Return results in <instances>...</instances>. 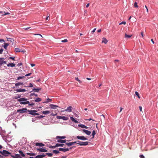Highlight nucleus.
<instances>
[{
  "label": "nucleus",
  "mask_w": 158,
  "mask_h": 158,
  "mask_svg": "<svg viewBox=\"0 0 158 158\" xmlns=\"http://www.w3.org/2000/svg\"><path fill=\"white\" fill-rule=\"evenodd\" d=\"M75 139H77L82 140H88V139L85 137L84 136H77L74 138Z\"/></svg>",
  "instance_id": "obj_1"
},
{
  "label": "nucleus",
  "mask_w": 158,
  "mask_h": 158,
  "mask_svg": "<svg viewBox=\"0 0 158 158\" xmlns=\"http://www.w3.org/2000/svg\"><path fill=\"white\" fill-rule=\"evenodd\" d=\"M28 111L29 112V114H30L33 115H39V114L38 113H36L37 112V111L36 110H28Z\"/></svg>",
  "instance_id": "obj_2"
},
{
  "label": "nucleus",
  "mask_w": 158,
  "mask_h": 158,
  "mask_svg": "<svg viewBox=\"0 0 158 158\" xmlns=\"http://www.w3.org/2000/svg\"><path fill=\"white\" fill-rule=\"evenodd\" d=\"M1 154L2 155L5 156H7L9 155L10 154V152L5 150H4L2 152L1 151Z\"/></svg>",
  "instance_id": "obj_3"
},
{
  "label": "nucleus",
  "mask_w": 158,
  "mask_h": 158,
  "mask_svg": "<svg viewBox=\"0 0 158 158\" xmlns=\"http://www.w3.org/2000/svg\"><path fill=\"white\" fill-rule=\"evenodd\" d=\"M27 110L26 108H23L22 109L18 110L17 111V112H19L20 113L26 112Z\"/></svg>",
  "instance_id": "obj_4"
},
{
  "label": "nucleus",
  "mask_w": 158,
  "mask_h": 158,
  "mask_svg": "<svg viewBox=\"0 0 158 158\" xmlns=\"http://www.w3.org/2000/svg\"><path fill=\"white\" fill-rule=\"evenodd\" d=\"M72 147L70 148V149H71L72 148ZM69 149L68 148H60L59 149V150L60 151H62L63 152H65L67 151H69Z\"/></svg>",
  "instance_id": "obj_5"
},
{
  "label": "nucleus",
  "mask_w": 158,
  "mask_h": 158,
  "mask_svg": "<svg viewBox=\"0 0 158 158\" xmlns=\"http://www.w3.org/2000/svg\"><path fill=\"white\" fill-rule=\"evenodd\" d=\"M3 59H4L2 58H0V66H1L3 64H6V62L5 61L3 60Z\"/></svg>",
  "instance_id": "obj_6"
},
{
  "label": "nucleus",
  "mask_w": 158,
  "mask_h": 158,
  "mask_svg": "<svg viewBox=\"0 0 158 158\" xmlns=\"http://www.w3.org/2000/svg\"><path fill=\"white\" fill-rule=\"evenodd\" d=\"M36 150L38 151L42 152H47V150L42 148H37Z\"/></svg>",
  "instance_id": "obj_7"
},
{
  "label": "nucleus",
  "mask_w": 158,
  "mask_h": 158,
  "mask_svg": "<svg viewBox=\"0 0 158 158\" xmlns=\"http://www.w3.org/2000/svg\"><path fill=\"white\" fill-rule=\"evenodd\" d=\"M82 131L85 133L86 135H90L91 134V132L90 131L87 130H86L83 129L82 130Z\"/></svg>",
  "instance_id": "obj_8"
},
{
  "label": "nucleus",
  "mask_w": 158,
  "mask_h": 158,
  "mask_svg": "<svg viewBox=\"0 0 158 158\" xmlns=\"http://www.w3.org/2000/svg\"><path fill=\"white\" fill-rule=\"evenodd\" d=\"M50 108L52 109H55L56 107H58V106L57 105H54L53 104H51L49 105Z\"/></svg>",
  "instance_id": "obj_9"
},
{
  "label": "nucleus",
  "mask_w": 158,
  "mask_h": 158,
  "mask_svg": "<svg viewBox=\"0 0 158 158\" xmlns=\"http://www.w3.org/2000/svg\"><path fill=\"white\" fill-rule=\"evenodd\" d=\"M88 142H82L81 141L80 144V146H86L88 144Z\"/></svg>",
  "instance_id": "obj_10"
},
{
  "label": "nucleus",
  "mask_w": 158,
  "mask_h": 158,
  "mask_svg": "<svg viewBox=\"0 0 158 158\" xmlns=\"http://www.w3.org/2000/svg\"><path fill=\"white\" fill-rule=\"evenodd\" d=\"M35 145L37 146L41 147H43L44 146V144L41 143H35Z\"/></svg>",
  "instance_id": "obj_11"
},
{
  "label": "nucleus",
  "mask_w": 158,
  "mask_h": 158,
  "mask_svg": "<svg viewBox=\"0 0 158 158\" xmlns=\"http://www.w3.org/2000/svg\"><path fill=\"white\" fill-rule=\"evenodd\" d=\"M72 107L71 106H69L64 111H68L69 112H71L72 111Z\"/></svg>",
  "instance_id": "obj_12"
},
{
  "label": "nucleus",
  "mask_w": 158,
  "mask_h": 158,
  "mask_svg": "<svg viewBox=\"0 0 158 158\" xmlns=\"http://www.w3.org/2000/svg\"><path fill=\"white\" fill-rule=\"evenodd\" d=\"M11 156L14 158H22L19 154H16L15 156L11 155Z\"/></svg>",
  "instance_id": "obj_13"
},
{
  "label": "nucleus",
  "mask_w": 158,
  "mask_h": 158,
  "mask_svg": "<svg viewBox=\"0 0 158 158\" xmlns=\"http://www.w3.org/2000/svg\"><path fill=\"white\" fill-rule=\"evenodd\" d=\"M27 100V99L25 98H22L19 99L18 100V101L19 102H23L25 101H26Z\"/></svg>",
  "instance_id": "obj_14"
},
{
  "label": "nucleus",
  "mask_w": 158,
  "mask_h": 158,
  "mask_svg": "<svg viewBox=\"0 0 158 158\" xmlns=\"http://www.w3.org/2000/svg\"><path fill=\"white\" fill-rule=\"evenodd\" d=\"M46 155L44 154H42L41 155H39L36 156L35 158H43V157L45 156Z\"/></svg>",
  "instance_id": "obj_15"
},
{
  "label": "nucleus",
  "mask_w": 158,
  "mask_h": 158,
  "mask_svg": "<svg viewBox=\"0 0 158 158\" xmlns=\"http://www.w3.org/2000/svg\"><path fill=\"white\" fill-rule=\"evenodd\" d=\"M70 119L73 122H74L76 123H77L78 122V121L75 120L73 117H71Z\"/></svg>",
  "instance_id": "obj_16"
},
{
  "label": "nucleus",
  "mask_w": 158,
  "mask_h": 158,
  "mask_svg": "<svg viewBox=\"0 0 158 158\" xmlns=\"http://www.w3.org/2000/svg\"><path fill=\"white\" fill-rule=\"evenodd\" d=\"M78 126L79 127H80L82 128H84L86 129H88V127L82 124L79 125Z\"/></svg>",
  "instance_id": "obj_17"
},
{
  "label": "nucleus",
  "mask_w": 158,
  "mask_h": 158,
  "mask_svg": "<svg viewBox=\"0 0 158 158\" xmlns=\"http://www.w3.org/2000/svg\"><path fill=\"white\" fill-rule=\"evenodd\" d=\"M108 42V40H106V39L105 38H102V43H104L105 44H106Z\"/></svg>",
  "instance_id": "obj_18"
},
{
  "label": "nucleus",
  "mask_w": 158,
  "mask_h": 158,
  "mask_svg": "<svg viewBox=\"0 0 158 158\" xmlns=\"http://www.w3.org/2000/svg\"><path fill=\"white\" fill-rule=\"evenodd\" d=\"M66 140H65L62 139H58L57 140V142L59 143H65Z\"/></svg>",
  "instance_id": "obj_19"
},
{
  "label": "nucleus",
  "mask_w": 158,
  "mask_h": 158,
  "mask_svg": "<svg viewBox=\"0 0 158 158\" xmlns=\"http://www.w3.org/2000/svg\"><path fill=\"white\" fill-rule=\"evenodd\" d=\"M8 67H14L15 66V64L14 63H9L7 64Z\"/></svg>",
  "instance_id": "obj_20"
},
{
  "label": "nucleus",
  "mask_w": 158,
  "mask_h": 158,
  "mask_svg": "<svg viewBox=\"0 0 158 158\" xmlns=\"http://www.w3.org/2000/svg\"><path fill=\"white\" fill-rule=\"evenodd\" d=\"M7 41H8L10 42H11L12 43H13V42L14 41L13 39L11 38H7Z\"/></svg>",
  "instance_id": "obj_21"
},
{
  "label": "nucleus",
  "mask_w": 158,
  "mask_h": 158,
  "mask_svg": "<svg viewBox=\"0 0 158 158\" xmlns=\"http://www.w3.org/2000/svg\"><path fill=\"white\" fill-rule=\"evenodd\" d=\"M41 89L40 88L37 89L34 88L33 89V91L37 92H38Z\"/></svg>",
  "instance_id": "obj_22"
},
{
  "label": "nucleus",
  "mask_w": 158,
  "mask_h": 158,
  "mask_svg": "<svg viewBox=\"0 0 158 158\" xmlns=\"http://www.w3.org/2000/svg\"><path fill=\"white\" fill-rule=\"evenodd\" d=\"M4 46L3 47L5 49H6L7 46L9 45V44L6 43H4Z\"/></svg>",
  "instance_id": "obj_23"
},
{
  "label": "nucleus",
  "mask_w": 158,
  "mask_h": 158,
  "mask_svg": "<svg viewBox=\"0 0 158 158\" xmlns=\"http://www.w3.org/2000/svg\"><path fill=\"white\" fill-rule=\"evenodd\" d=\"M50 113V111L48 110H46L42 112V113L45 114H47Z\"/></svg>",
  "instance_id": "obj_24"
},
{
  "label": "nucleus",
  "mask_w": 158,
  "mask_h": 158,
  "mask_svg": "<svg viewBox=\"0 0 158 158\" xmlns=\"http://www.w3.org/2000/svg\"><path fill=\"white\" fill-rule=\"evenodd\" d=\"M21 104L25 105L27 104H29V101H27L26 102H21L20 103Z\"/></svg>",
  "instance_id": "obj_25"
},
{
  "label": "nucleus",
  "mask_w": 158,
  "mask_h": 158,
  "mask_svg": "<svg viewBox=\"0 0 158 158\" xmlns=\"http://www.w3.org/2000/svg\"><path fill=\"white\" fill-rule=\"evenodd\" d=\"M19 153L20 154V155H21V156L22 157H24L25 156V155L23 153V152L21 150H19Z\"/></svg>",
  "instance_id": "obj_26"
},
{
  "label": "nucleus",
  "mask_w": 158,
  "mask_h": 158,
  "mask_svg": "<svg viewBox=\"0 0 158 158\" xmlns=\"http://www.w3.org/2000/svg\"><path fill=\"white\" fill-rule=\"evenodd\" d=\"M34 101L35 102H40L41 101V99L40 98H36V99H35L34 100Z\"/></svg>",
  "instance_id": "obj_27"
},
{
  "label": "nucleus",
  "mask_w": 158,
  "mask_h": 158,
  "mask_svg": "<svg viewBox=\"0 0 158 158\" xmlns=\"http://www.w3.org/2000/svg\"><path fill=\"white\" fill-rule=\"evenodd\" d=\"M64 145L63 144H60V143H56V147H63V145Z\"/></svg>",
  "instance_id": "obj_28"
},
{
  "label": "nucleus",
  "mask_w": 158,
  "mask_h": 158,
  "mask_svg": "<svg viewBox=\"0 0 158 158\" xmlns=\"http://www.w3.org/2000/svg\"><path fill=\"white\" fill-rule=\"evenodd\" d=\"M65 138V136H57L56 137V139H64Z\"/></svg>",
  "instance_id": "obj_29"
},
{
  "label": "nucleus",
  "mask_w": 158,
  "mask_h": 158,
  "mask_svg": "<svg viewBox=\"0 0 158 158\" xmlns=\"http://www.w3.org/2000/svg\"><path fill=\"white\" fill-rule=\"evenodd\" d=\"M23 85V83L21 82H18L15 84V85L16 86H18L20 85Z\"/></svg>",
  "instance_id": "obj_30"
},
{
  "label": "nucleus",
  "mask_w": 158,
  "mask_h": 158,
  "mask_svg": "<svg viewBox=\"0 0 158 158\" xmlns=\"http://www.w3.org/2000/svg\"><path fill=\"white\" fill-rule=\"evenodd\" d=\"M61 119L64 120H68V118L65 116H62Z\"/></svg>",
  "instance_id": "obj_31"
},
{
  "label": "nucleus",
  "mask_w": 158,
  "mask_h": 158,
  "mask_svg": "<svg viewBox=\"0 0 158 158\" xmlns=\"http://www.w3.org/2000/svg\"><path fill=\"white\" fill-rule=\"evenodd\" d=\"M27 154L30 156H35V153H27Z\"/></svg>",
  "instance_id": "obj_32"
},
{
  "label": "nucleus",
  "mask_w": 158,
  "mask_h": 158,
  "mask_svg": "<svg viewBox=\"0 0 158 158\" xmlns=\"http://www.w3.org/2000/svg\"><path fill=\"white\" fill-rule=\"evenodd\" d=\"M131 36H132V35H128L126 34H125V37L126 38H130L131 37Z\"/></svg>",
  "instance_id": "obj_33"
},
{
  "label": "nucleus",
  "mask_w": 158,
  "mask_h": 158,
  "mask_svg": "<svg viewBox=\"0 0 158 158\" xmlns=\"http://www.w3.org/2000/svg\"><path fill=\"white\" fill-rule=\"evenodd\" d=\"M66 144L68 145V146H70L72 145H73V143H72V142L70 143H66Z\"/></svg>",
  "instance_id": "obj_34"
},
{
  "label": "nucleus",
  "mask_w": 158,
  "mask_h": 158,
  "mask_svg": "<svg viewBox=\"0 0 158 158\" xmlns=\"http://www.w3.org/2000/svg\"><path fill=\"white\" fill-rule=\"evenodd\" d=\"M25 77V76H22V77H17V80H19L20 79H23Z\"/></svg>",
  "instance_id": "obj_35"
},
{
  "label": "nucleus",
  "mask_w": 158,
  "mask_h": 158,
  "mask_svg": "<svg viewBox=\"0 0 158 158\" xmlns=\"http://www.w3.org/2000/svg\"><path fill=\"white\" fill-rule=\"evenodd\" d=\"M51 101H52V99H50V98H48V99H47V101L44 102H43L44 103H47V102H51Z\"/></svg>",
  "instance_id": "obj_36"
},
{
  "label": "nucleus",
  "mask_w": 158,
  "mask_h": 158,
  "mask_svg": "<svg viewBox=\"0 0 158 158\" xmlns=\"http://www.w3.org/2000/svg\"><path fill=\"white\" fill-rule=\"evenodd\" d=\"M15 51L17 52H20V50L18 48H16L15 49Z\"/></svg>",
  "instance_id": "obj_37"
},
{
  "label": "nucleus",
  "mask_w": 158,
  "mask_h": 158,
  "mask_svg": "<svg viewBox=\"0 0 158 158\" xmlns=\"http://www.w3.org/2000/svg\"><path fill=\"white\" fill-rule=\"evenodd\" d=\"M135 94L137 96V97H138V98H140V97L139 96V93L137 92V91H136L135 92Z\"/></svg>",
  "instance_id": "obj_38"
},
{
  "label": "nucleus",
  "mask_w": 158,
  "mask_h": 158,
  "mask_svg": "<svg viewBox=\"0 0 158 158\" xmlns=\"http://www.w3.org/2000/svg\"><path fill=\"white\" fill-rule=\"evenodd\" d=\"M96 134V133H95V131L94 130L92 132V135L93 136V138H94V136Z\"/></svg>",
  "instance_id": "obj_39"
},
{
  "label": "nucleus",
  "mask_w": 158,
  "mask_h": 158,
  "mask_svg": "<svg viewBox=\"0 0 158 158\" xmlns=\"http://www.w3.org/2000/svg\"><path fill=\"white\" fill-rule=\"evenodd\" d=\"M16 91L17 92H22V89H17L16 90Z\"/></svg>",
  "instance_id": "obj_40"
},
{
  "label": "nucleus",
  "mask_w": 158,
  "mask_h": 158,
  "mask_svg": "<svg viewBox=\"0 0 158 158\" xmlns=\"http://www.w3.org/2000/svg\"><path fill=\"white\" fill-rule=\"evenodd\" d=\"M46 155H48L49 156H51L53 155V154L52 153H46Z\"/></svg>",
  "instance_id": "obj_41"
},
{
  "label": "nucleus",
  "mask_w": 158,
  "mask_h": 158,
  "mask_svg": "<svg viewBox=\"0 0 158 158\" xmlns=\"http://www.w3.org/2000/svg\"><path fill=\"white\" fill-rule=\"evenodd\" d=\"M75 80L76 81H78L80 83H81L82 82V81H80V80H79L78 77H76Z\"/></svg>",
  "instance_id": "obj_42"
},
{
  "label": "nucleus",
  "mask_w": 158,
  "mask_h": 158,
  "mask_svg": "<svg viewBox=\"0 0 158 158\" xmlns=\"http://www.w3.org/2000/svg\"><path fill=\"white\" fill-rule=\"evenodd\" d=\"M53 153H56V154H57L59 153V151L56 150H54L53 151Z\"/></svg>",
  "instance_id": "obj_43"
},
{
  "label": "nucleus",
  "mask_w": 158,
  "mask_h": 158,
  "mask_svg": "<svg viewBox=\"0 0 158 158\" xmlns=\"http://www.w3.org/2000/svg\"><path fill=\"white\" fill-rule=\"evenodd\" d=\"M20 97H21V96L20 95H17V96H15L14 97V98L15 99H17V98H20Z\"/></svg>",
  "instance_id": "obj_44"
},
{
  "label": "nucleus",
  "mask_w": 158,
  "mask_h": 158,
  "mask_svg": "<svg viewBox=\"0 0 158 158\" xmlns=\"http://www.w3.org/2000/svg\"><path fill=\"white\" fill-rule=\"evenodd\" d=\"M126 24V22L125 21H123L121 22V23H119V25H121L122 24H123L124 25H125Z\"/></svg>",
  "instance_id": "obj_45"
},
{
  "label": "nucleus",
  "mask_w": 158,
  "mask_h": 158,
  "mask_svg": "<svg viewBox=\"0 0 158 158\" xmlns=\"http://www.w3.org/2000/svg\"><path fill=\"white\" fill-rule=\"evenodd\" d=\"M56 147V145L55 146H50L49 147V148H55Z\"/></svg>",
  "instance_id": "obj_46"
},
{
  "label": "nucleus",
  "mask_w": 158,
  "mask_h": 158,
  "mask_svg": "<svg viewBox=\"0 0 158 158\" xmlns=\"http://www.w3.org/2000/svg\"><path fill=\"white\" fill-rule=\"evenodd\" d=\"M134 6L135 7H138V6L137 5V3L136 2H135L134 3Z\"/></svg>",
  "instance_id": "obj_47"
},
{
  "label": "nucleus",
  "mask_w": 158,
  "mask_h": 158,
  "mask_svg": "<svg viewBox=\"0 0 158 158\" xmlns=\"http://www.w3.org/2000/svg\"><path fill=\"white\" fill-rule=\"evenodd\" d=\"M61 41L62 42H64V43L67 42H68V40L66 39H64V40Z\"/></svg>",
  "instance_id": "obj_48"
},
{
  "label": "nucleus",
  "mask_w": 158,
  "mask_h": 158,
  "mask_svg": "<svg viewBox=\"0 0 158 158\" xmlns=\"http://www.w3.org/2000/svg\"><path fill=\"white\" fill-rule=\"evenodd\" d=\"M76 141H77V144H79L80 145V144H81V141H79V140H78Z\"/></svg>",
  "instance_id": "obj_49"
},
{
  "label": "nucleus",
  "mask_w": 158,
  "mask_h": 158,
  "mask_svg": "<svg viewBox=\"0 0 158 158\" xmlns=\"http://www.w3.org/2000/svg\"><path fill=\"white\" fill-rule=\"evenodd\" d=\"M10 13H9V12L5 13V12L4 14H2V15L3 16V15H10Z\"/></svg>",
  "instance_id": "obj_50"
},
{
  "label": "nucleus",
  "mask_w": 158,
  "mask_h": 158,
  "mask_svg": "<svg viewBox=\"0 0 158 158\" xmlns=\"http://www.w3.org/2000/svg\"><path fill=\"white\" fill-rule=\"evenodd\" d=\"M9 58V59H12V60H15V57H10Z\"/></svg>",
  "instance_id": "obj_51"
},
{
  "label": "nucleus",
  "mask_w": 158,
  "mask_h": 158,
  "mask_svg": "<svg viewBox=\"0 0 158 158\" xmlns=\"http://www.w3.org/2000/svg\"><path fill=\"white\" fill-rule=\"evenodd\" d=\"M139 157L140 158H145V157L143 155H140L139 156Z\"/></svg>",
  "instance_id": "obj_52"
},
{
  "label": "nucleus",
  "mask_w": 158,
  "mask_h": 158,
  "mask_svg": "<svg viewBox=\"0 0 158 158\" xmlns=\"http://www.w3.org/2000/svg\"><path fill=\"white\" fill-rule=\"evenodd\" d=\"M3 49L2 48L0 49V54H2L3 52Z\"/></svg>",
  "instance_id": "obj_53"
},
{
  "label": "nucleus",
  "mask_w": 158,
  "mask_h": 158,
  "mask_svg": "<svg viewBox=\"0 0 158 158\" xmlns=\"http://www.w3.org/2000/svg\"><path fill=\"white\" fill-rule=\"evenodd\" d=\"M62 117V116H57L56 118H57L58 119H61Z\"/></svg>",
  "instance_id": "obj_54"
},
{
  "label": "nucleus",
  "mask_w": 158,
  "mask_h": 158,
  "mask_svg": "<svg viewBox=\"0 0 158 158\" xmlns=\"http://www.w3.org/2000/svg\"><path fill=\"white\" fill-rule=\"evenodd\" d=\"M31 74V73H29L28 74H26L25 76H30Z\"/></svg>",
  "instance_id": "obj_55"
},
{
  "label": "nucleus",
  "mask_w": 158,
  "mask_h": 158,
  "mask_svg": "<svg viewBox=\"0 0 158 158\" xmlns=\"http://www.w3.org/2000/svg\"><path fill=\"white\" fill-rule=\"evenodd\" d=\"M145 8H146V11H147V13H148V8H147V6H145Z\"/></svg>",
  "instance_id": "obj_56"
},
{
  "label": "nucleus",
  "mask_w": 158,
  "mask_h": 158,
  "mask_svg": "<svg viewBox=\"0 0 158 158\" xmlns=\"http://www.w3.org/2000/svg\"><path fill=\"white\" fill-rule=\"evenodd\" d=\"M29 87H33V85L31 83H30Z\"/></svg>",
  "instance_id": "obj_57"
},
{
  "label": "nucleus",
  "mask_w": 158,
  "mask_h": 158,
  "mask_svg": "<svg viewBox=\"0 0 158 158\" xmlns=\"http://www.w3.org/2000/svg\"><path fill=\"white\" fill-rule=\"evenodd\" d=\"M32 95H34L35 97H37L38 96V95L37 94H35V93H32V94H31Z\"/></svg>",
  "instance_id": "obj_58"
},
{
  "label": "nucleus",
  "mask_w": 158,
  "mask_h": 158,
  "mask_svg": "<svg viewBox=\"0 0 158 158\" xmlns=\"http://www.w3.org/2000/svg\"><path fill=\"white\" fill-rule=\"evenodd\" d=\"M35 104L34 103H31V104H30V103L29 104V106H34V105Z\"/></svg>",
  "instance_id": "obj_59"
},
{
  "label": "nucleus",
  "mask_w": 158,
  "mask_h": 158,
  "mask_svg": "<svg viewBox=\"0 0 158 158\" xmlns=\"http://www.w3.org/2000/svg\"><path fill=\"white\" fill-rule=\"evenodd\" d=\"M51 115H52L53 116H56V115H57V114H53V113H52L51 114Z\"/></svg>",
  "instance_id": "obj_60"
},
{
  "label": "nucleus",
  "mask_w": 158,
  "mask_h": 158,
  "mask_svg": "<svg viewBox=\"0 0 158 158\" xmlns=\"http://www.w3.org/2000/svg\"><path fill=\"white\" fill-rule=\"evenodd\" d=\"M96 28H94L92 31V32L93 33L95 31H96Z\"/></svg>",
  "instance_id": "obj_61"
},
{
  "label": "nucleus",
  "mask_w": 158,
  "mask_h": 158,
  "mask_svg": "<svg viewBox=\"0 0 158 158\" xmlns=\"http://www.w3.org/2000/svg\"><path fill=\"white\" fill-rule=\"evenodd\" d=\"M139 109L140 111H142V107L141 106H139Z\"/></svg>",
  "instance_id": "obj_62"
},
{
  "label": "nucleus",
  "mask_w": 158,
  "mask_h": 158,
  "mask_svg": "<svg viewBox=\"0 0 158 158\" xmlns=\"http://www.w3.org/2000/svg\"><path fill=\"white\" fill-rule=\"evenodd\" d=\"M30 28V27H27V28H23V29L25 30H27L28 29H29Z\"/></svg>",
  "instance_id": "obj_63"
},
{
  "label": "nucleus",
  "mask_w": 158,
  "mask_h": 158,
  "mask_svg": "<svg viewBox=\"0 0 158 158\" xmlns=\"http://www.w3.org/2000/svg\"><path fill=\"white\" fill-rule=\"evenodd\" d=\"M141 36H142V37L143 38V32H141Z\"/></svg>",
  "instance_id": "obj_64"
}]
</instances>
